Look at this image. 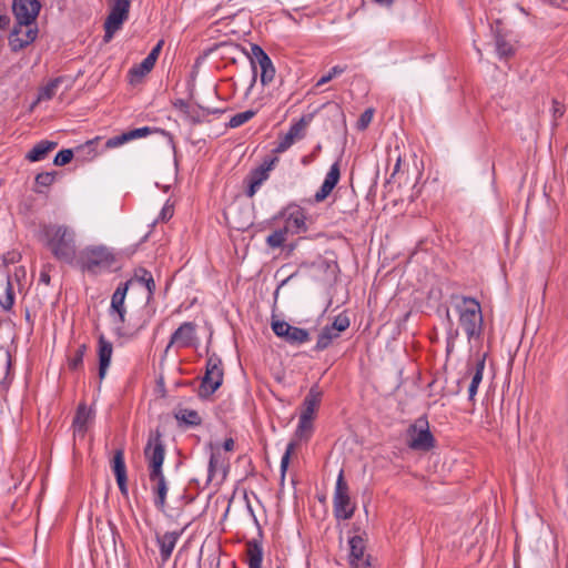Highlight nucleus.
I'll list each match as a JSON object with an SVG mask.
<instances>
[{
  "label": "nucleus",
  "instance_id": "nucleus-1",
  "mask_svg": "<svg viewBox=\"0 0 568 568\" xmlns=\"http://www.w3.org/2000/svg\"><path fill=\"white\" fill-rule=\"evenodd\" d=\"M144 456L149 466V479L154 495V506L160 511H164L169 487L162 469L165 458V446L160 430L150 434L144 448Z\"/></svg>",
  "mask_w": 568,
  "mask_h": 568
},
{
  "label": "nucleus",
  "instance_id": "nucleus-2",
  "mask_svg": "<svg viewBox=\"0 0 568 568\" xmlns=\"http://www.w3.org/2000/svg\"><path fill=\"white\" fill-rule=\"evenodd\" d=\"M40 241L58 261L71 263V233L67 225L58 223L42 225Z\"/></svg>",
  "mask_w": 568,
  "mask_h": 568
},
{
  "label": "nucleus",
  "instance_id": "nucleus-3",
  "mask_svg": "<svg viewBox=\"0 0 568 568\" xmlns=\"http://www.w3.org/2000/svg\"><path fill=\"white\" fill-rule=\"evenodd\" d=\"M77 262L83 272L97 275L111 270L115 255L105 245H91L79 252Z\"/></svg>",
  "mask_w": 568,
  "mask_h": 568
},
{
  "label": "nucleus",
  "instance_id": "nucleus-4",
  "mask_svg": "<svg viewBox=\"0 0 568 568\" xmlns=\"http://www.w3.org/2000/svg\"><path fill=\"white\" fill-rule=\"evenodd\" d=\"M455 305L458 321L468 339L479 337L483 331V313L480 303L475 297L460 296Z\"/></svg>",
  "mask_w": 568,
  "mask_h": 568
},
{
  "label": "nucleus",
  "instance_id": "nucleus-5",
  "mask_svg": "<svg viewBox=\"0 0 568 568\" xmlns=\"http://www.w3.org/2000/svg\"><path fill=\"white\" fill-rule=\"evenodd\" d=\"M356 506L351 501L349 487L344 479V470L341 469L336 479L333 496V513L337 520L351 519L355 513Z\"/></svg>",
  "mask_w": 568,
  "mask_h": 568
},
{
  "label": "nucleus",
  "instance_id": "nucleus-6",
  "mask_svg": "<svg viewBox=\"0 0 568 568\" xmlns=\"http://www.w3.org/2000/svg\"><path fill=\"white\" fill-rule=\"evenodd\" d=\"M223 376L222 359L215 354L209 356L205 374L199 388V396L202 398L211 396L222 385Z\"/></svg>",
  "mask_w": 568,
  "mask_h": 568
},
{
  "label": "nucleus",
  "instance_id": "nucleus-7",
  "mask_svg": "<svg viewBox=\"0 0 568 568\" xmlns=\"http://www.w3.org/2000/svg\"><path fill=\"white\" fill-rule=\"evenodd\" d=\"M408 447L413 450L428 452L435 446V438L429 430L426 417H419L407 429Z\"/></svg>",
  "mask_w": 568,
  "mask_h": 568
},
{
  "label": "nucleus",
  "instance_id": "nucleus-8",
  "mask_svg": "<svg viewBox=\"0 0 568 568\" xmlns=\"http://www.w3.org/2000/svg\"><path fill=\"white\" fill-rule=\"evenodd\" d=\"M250 61L253 68V80L252 83L256 80V67L258 65L261 69V83L262 85L270 84L275 77V68L273 65V62L271 58L267 55V53L258 45V44H251V54H250ZM253 84H251L252 87Z\"/></svg>",
  "mask_w": 568,
  "mask_h": 568
},
{
  "label": "nucleus",
  "instance_id": "nucleus-9",
  "mask_svg": "<svg viewBox=\"0 0 568 568\" xmlns=\"http://www.w3.org/2000/svg\"><path fill=\"white\" fill-rule=\"evenodd\" d=\"M349 318L345 313H341L335 316L331 325H326L322 328L314 346V351L322 352L328 348L332 343L339 337L341 333L349 327Z\"/></svg>",
  "mask_w": 568,
  "mask_h": 568
},
{
  "label": "nucleus",
  "instance_id": "nucleus-10",
  "mask_svg": "<svg viewBox=\"0 0 568 568\" xmlns=\"http://www.w3.org/2000/svg\"><path fill=\"white\" fill-rule=\"evenodd\" d=\"M41 9L39 0H13L12 11L20 27H30Z\"/></svg>",
  "mask_w": 568,
  "mask_h": 568
},
{
  "label": "nucleus",
  "instance_id": "nucleus-11",
  "mask_svg": "<svg viewBox=\"0 0 568 568\" xmlns=\"http://www.w3.org/2000/svg\"><path fill=\"white\" fill-rule=\"evenodd\" d=\"M196 328L197 325L194 322L182 323L171 335L169 344L165 347V353L172 346L178 348L192 347L196 342Z\"/></svg>",
  "mask_w": 568,
  "mask_h": 568
},
{
  "label": "nucleus",
  "instance_id": "nucleus-12",
  "mask_svg": "<svg viewBox=\"0 0 568 568\" xmlns=\"http://www.w3.org/2000/svg\"><path fill=\"white\" fill-rule=\"evenodd\" d=\"M277 161V158L265 159L261 165H258L248 173L246 178L248 185L246 190V195L248 197H253L256 194L263 182H265L268 179L270 172L272 171Z\"/></svg>",
  "mask_w": 568,
  "mask_h": 568
},
{
  "label": "nucleus",
  "instance_id": "nucleus-13",
  "mask_svg": "<svg viewBox=\"0 0 568 568\" xmlns=\"http://www.w3.org/2000/svg\"><path fill=\"white\" fill-rule=\"evenodd\" d=\"M349 568H373L371 556L366 554V542L363 537L356 535L349 538Z\"/></svg>",
  "mask_w": 568,
  "mask_h": 568
},
{
  "label": "nucleus",
  "instance_id": "nucleus-14",
  "mask_svg": "<svg viewBox=\"0 0 568 568\" xmlns=\"http://www.w3.org/2000/svg\"><path fill=\"white\" fill-rule=\"evenodd\" d=\"M95 420V409L93 405L80 403L73 416V434L80 433L84 435Z\"/></svg>",
  "mask_w": 568,
  "mask_h": 568
},
{
  "label": "nucleus",
  "instance_id": "nucleus-15",
  "mask_svg": "<svg viewBox=\"0 0 568 568\" xmlns=\"http://www.w3.org/2000/svg\"><path fill=\"white\" fill-rule=\"evenodd\" d=\"M486 363V355H477L474 364H467V374L470 377L468 386V399L473 402L477 394L478 387L483 381L484 369Z\"/></svg>",
  "mask_w": 568,
  "mask_h": 568
},
{
  "label": "nucleus",
  "instance_id": "nucleus-16",
  "mask_svg": "<svg viewBox=\"0 0 568 568\" xmlns=\"http://www.w3.org/2000/svg\"><path fill=\"white\" fill-rule=\"evenodd\" d=\"M283 229L288 234H300L307 231L306 215L302 207L295 206L288 210L285 214Z\"/></svg>",
  "mask_w": 568,
  "mask_h": 568
},
{
  "label": "nucleus",
  "instance_id": "nucleus-17",
  "mask_svg": "<svg viewBox=\"0 0 568 568\" xmlns=\"http://www.w3.org/2000/svg\"><path fill=\"white\" fill-rule=\"evenodd\" d=\"M341 179V164L339 160L334 162L328 172L325 175L324 182L322 183L320 190L315 193L314 200L320 203L324 201L337 185Z\"/></svg>",
  "mask_w": 568,
  "mask_h": 568
},
{
  "label": "nucleus",
  "instance_id": "nucleus-18",
  "mask_svg": "<svg viewBox=\"0 0 568 568\" xmlns=\"http://www.w3.org/2000/svg\"><path fill=\"white\" fill-rule=\"evenodd\" d=\"M132 284V281H126L124 283L119 284V286L115 288L114 293L111 297V307H110V314L116 315L118 321L120 324H123L125 322V314L126 310L124 306L125 296L129 290V286Z\"/></svg>",
  "mask_w": 568,
  "mask_h": 568
},
{
  "label": "nucleus",
  "instance_id": "nucleus-19",
  "mask_svg": "<svg viewBox=\"0 0 568 568\" xmlns=\"http://www.w3.org/2000/svg\"><path fill=\"white\" fill-rule=\"evenodd\" d=\"M158 131H160V130L156 128L152 129L150 126L136 128V129L123 132L119 135L108 139L104 143V149L118 148L129 141L145 138L149 134H151L152 132H158Z\"/></svg>",
  "mask_w": 568,
  "mask_h": 568
},
{
  "label": "nucleus",
  "instance_id": "nucleus-20",
  "mask_svg": "<svg viewBox=\"0 0 568 568\" xmlns=\"http://www.w3.org/2000/svg\"><path fill=\"white\" fill-rule=\"evenodd\" d=\"M101 142L100 136L84 141L73 148V161L84 164L94 160L99 155L98 144Z\"/></svg>",
  "mask_w": 568,
  "mask_h": 568
},
{
  "label": "nucleus",
  "instance_id": "nucleus-21",
  "mask_svg": "<svg viewBox=\"0 0 568 568\" xmlns=\"http://www.w3.org/2000/svg\"><path fill=\"white\" fill-rule=\"evenodd\" d=\"M12 357L10 351L0 346V394H6L12 383L13 373L11 372Z\"/></svg>",
  "mask_w": 568,
  "mask_h": 568
},
{
  "label": "nucleus",
  "instance_id": "nucleus-22",
  "mask_svg": "<svg viewBox=\"0 0 568 568\" xmlns=\"http://www.w3.org/2000/svg\"><path fill=\"white\" fill-rule=\"evenodd\" d=\"M183 531L184 529L180 531H166L163 535H156L155 540L160 548V557L163 565L170 559Z\"/></svg>",
  "mask_w": 568,
  "mask_h": 568
},
{
  "label": "nucleus",
  "instance_id": "nucleus-23",
  "mask_svg": "<svg viewBox=\"0 0 568 568\" xmlns=\"http://www.w3.org/2000/svg\"><path fill=\"white\" fill-rule=\"evenodd\" d=\"M128 19V16L115 12H109L103 23V43H109L114 38L115 33H118L122 29L124 22Z\"/></svg>",
  "mask_w": 568,
  "mask_h": 568
},
{
  "label": "nucleus",
  "instance_id": "nucleus-24",
  "mask_svg": "<svg viewBox=\"0 0 568 568\" xmlns=\"http://www.w3.org/2000/svg\"><path fill=\"white\" fill-rule=\"evenodd\" d=\"M21 31H22V27H20L19 24H16L12 30V33L10 36V47H11L12 51H20L37 39V36H38L37 28H28L23 38L19 37V33Z\"/></svg>",
  "mask_w": 568,
  "mask_h": 568
},
{
  "label": "nucleus",
  "instance_id": "nucleus-25",
  "mask_svg": "<svg viewBox=\"0 0 568 568\" xmlns=\"http://www.w3.org/2000/svg\"><path fill=\"white\" fill-rule=\"evenodd\" d=\"M14 304V292L9 275L0 276V307L10 311Z\"/></svg>",
  "mask_w": 568,
  "mask_h": 568
},
{
  "label": "nucleus",
  "instance_id": "nucleus-26",
  "mask_svg": "<svg viewBox=\"0 0 568 568\" xmlns=\"http://www.w3.org/2000/svg\"><path fill=\"white\" fill-rule=\"evenodd\" d=\"M248 568H262L263 546L258 539L248 540L246 544Z\"/></svg>",
  "mask_w": 568,
  "mask_h": 568
},
{
  "label": "nucleus",
  "instance_id": "nucleus-27",
  "mask_svg": "<svg viewBox=\"0 0 568 568\" xmlns=\"http://www.w3.org/2000/svg\"><path fill=\"white\" fill-rule=\"evenodd\" d=\"M321 397L322 393L317 389V387H311L303 400V410L301 415L314 418L315 410L321 403Z\"/></svg>",
  "mask_w": 568,
  "mask_h": 568
},
{
  "label": "nucleus",
  "instance_id": "nucleus-28",
  "mask_svg": "<svg viewBox=\"0 0 568 568\" xmlns=\"http://www.w3.org/2000/svg\"><path fill=\"white\" fill-rule=\"evenodd\" d=\"M57 142L42 140L38 142L26 155V159L30 162H38L44 159V156L50 152L51 150L57 148Z\"/></svg>",
  "mask_w": 568,
  "mask_h": 568
},
{
  "label": "nucleus",
  "instance_id": "nucleus-29",
  "mask_svg": "<svg viewBox=\"0 0 568 568\" xmlns=\"http://www.w3.org/2000/svg\"><path fill=\"white\" fill-rule=\"evenodd\" d=\"M500 22L497 21V26H499ZM495 33V45H496V52L500 59L503 58H509L515 54V48L514 45L508 42L505 38V36L500 32L499 28L496 27L494 29Z\"/></svg>",
  "mask_w": 568,
  "mask_h": 568
},
{
  "label": "nucleus",
  "instance_id": "nucleus-30",
  "mask_svg": "<svg viewBox=\"0 0 568 568\" xmlns=\"http://www.w3.org/2000/svg\"><path fill=\"white\" fill-rule=\"evenodd\" d=\"M112 356V344L103 338L99 342V376L103 378L110 365Z\"/></svg>",
  "mask_w": 568,
  "mask_h": 568
},
{
  "label": "nucleus",
  "instance_id": "nucleus-31",
  "mask_svg": "<svg viewBox=\"0 0 568 568\" xmlns=\"http://www.w3.org/2000/svg\"><path fill=\"white\" fill-rule=\"evenodd\" d=\"M175 419L186 426H199L202 424V418L199 413L194 409L180 408L174 413Z\"/></svg>",
  "mask_w": 568,
  "mask_h": 568
},
{
  "label": "nucleus",
  "instance_id": "nucleus-32",
  "mask_svg": "<svg viewBox=\"0 0 568 568\" xmlns=\"http://www.w3.org/2000/svg\"><path fill=\"white\" fill-rule=\"evenodd\" d=\"M310 338L311 337L307 329L291 325L283 339L292 345H302L308 342Z\"/></svg>",
  "mask_w": 568,
  "mask_h": 568
},
{
  "label": "nucleus",
  "instance_id": "nucleus-33",
  "mask_svg": "<svg viewBox=\"0 0 568 568\" xmlns=\"http://www.w3.org/2000/svg\"><path fill=\"white\" fill-rule=\"evenodd\" d=\"M130 281H132V283L135 281V282H139L140 284L144 285L149 292V296H152L154 294L155 283H154L151 272H149L148 270H145V268L138 270L134 274V277L131 278Z\"/></svg>",
  "mask_w": 568,
  "mask_h": 568
},
{
  "label": "nucleus",
  "instance_id": "nucleus-34",
  "mask_svg": "<svg viewBox=\"0 0 568 568\" xmlns=\"http://www.w3.org/2000/svg\"><path fill=\"white\" fill-rule=\"evenodd\" d=\"M313 419L308 416L300 415L298 425L295 430V435L300 439H308L313 432Z\"/></svg>",
  "mask_w": 568,
  "mask_h": 568
},
{
  "label": "nucleus",
  "instance_id": "nucleus-35",
  "mask_svg": "<svg viewBox=\"0 0 568 568\" xmlns=\"http://www.w3.org/2000/svg\"><path fill=\"white\" fill-rule=\"evenodd\" d=\"M312 120V115L302 116L298 121L291 124L286 133L291 134L295 140L304 138L305 130Z\"/></svg>",
  "mask_w": 568,
  "mask_h": 568
},
{
  "label": "nucleus",
  "instance_id": "nucleus-36",
  "mask_svg": "<svg viewBox=\"0 0 568 568\" xmlns=\"http://www.w3.org/2000/svg\"><path fill=\"white\" fill-rule=\"evenodd\" d=\"M287 232L282 227L274 230L267 237L266 244L271 248H280L284 245L287 240Z\"/></svg>",
  "mask_w": 568,
  "mask_h": 568
},
{
  "label": "nucleus",
  "instance_id": "nucleus-37",
  "mask_svg": "<svg viewBox=\"0 0 568 568\" xmlns=\"http://www.w3.org/2000/svg\"><path fill=\"white\" fill-rule=\"evenodd\" d=\"M112 468H113L115 478L126 476V466H125V462H124L123 449L115 450L113 459H112Z\"/></svg>",
  "mask_w": 568,
  "mask_h": 568
},
{
  "label": "nucleus",
  "instance_id": "nucleus-38",
  "mask_svg": "<svg viewBox=\"0 0 568 568\" xmlns=\"http://www.w3.org/2000/svg\"><path fill=\"white\" fill-rule=\"evenodd\" d=\"M255 114V110H246L244 112L236 113L230 119L227 126L231 129L239 128L244 123L248 122L251 119H253Z\"/></svg>",
  "mask_w": 568,
  "mask_h": 568
},
{
  "label": "nucleus",
  "instance_id": "nucleus-39",
  "mask_svg": "<svg viewBox=\"0 0 568 568\" xmlns=\"http://www.w3.org/2000/svg\"><path fill=\"white\" fill-rule=\"evenodd\" d=\"M109 12H115L128 17L130 14L131 0H109Z\"/></svg>",
  "mask_w": 568,
  "mask_h": 568
},
{
  "label": "nucleus",
  "instance_id": "nucleus-40",
  "mask_svg": "<svg viewBox=\"0 0 568 568\" xmlns=\"http://www.w3.org/2000/svg\"><path fill=\"white\" fill-rule=\"evenodd\" d=\"M346 69H347L346 65H334L326 74L322 75L317 80L315 87L320 88V87L326 84L332 79L343 74L346 71Z\"/></svg>",
  "mask_w": 568,
  "mask_h": 568
},
{
  "label": "nucleus",
  "instance_id": "nucleus-41",
  "mask_svg": "<svg viewBox=\"0 0 568 568\" xmlns=\"http://www.w3.org/2000/svg\"><path fill=\"white\" fill-rule=\"evenodd\" d=\"M154 64H155V62L153 60H151L150 58L145 57L142 60V62L139 65L132 68L130 70V72L132 74H135V75H139V77H143V75L149 73L154 68Z\"/></svg>",
  "mask_w": 568,
  "mask_h": 568
},
{
  "label": "nucleus",
  "instance_id": "nucleus-42",
  "mask_svg": "<svg viewBox=\"0 0 568 568\" xmlns=\"http://www.w3.org/2000/svg\"><path fill=\"white\" fill-rule=\"evenodd\" d=\"M295 447H296V444L294 442H290L286 446L285 453L282 456V459H281V477H282V479H284V477H285V473H286L288 464H290L291 455L294 453Z\"/></svg>",
  "mask_w": 568,
  "mask_h": 568
},
{
  "label": "nucleus",
  "instance_id": "nucleus-43",
  "mask_svg": "<svg viewBox=\"0 0 568 568\" xmlns=\"http://www.w3.org/2000/svg\"><path fill=\"white\" fill-rule=\"evenodd\" d=\"M223 466V462L221 460V455L219 453H211L209 467H207V477L209 480H212L219 467Z\"/></svg>",
  "mask_w": 568,
  "mask_h": 568
},
{
  "label": "nucleus",
  "instance_id": "nucleus-44",
  "mask_svg": "<svg viewBox=\"0 0 568 568\" xmlns=\"http://www.w3.org/2000/svg\"><path fill=\"white\" fill-rule=\"evenodd\" d=\"M271 327H272L273 333L277 337L284 338L285 333L290 329L291 325L285 321L273 318L272 323H271Z\"/></svg>",
  "mask_w": 568,
  "mask_h": 568
},
{
  "label": "nucleus",
  "instance_id": "nucleus-45",
  "mask_svg": "<svg viewBox=\"0 0 568 568\" xmlns=\"http://www.w3.org/2000/svg\"><path fill=\"white\" fill-rule=\"evenodd\" d=\"M295 142V139L288 134L285 133L283 136L280 138V141L274 149L275 153H282L285 152L287 149H290Z\"/></svg>",
  "mask_w": 568,
  "mask_h": 568
},
{
  "label": "nucleus",
  "instance_id": "nucleus-46",
  "mask_svg": "<svg viewBox=\"0 0 568 568\" xmlns=\"http://www.w3.org/2000/svg\"><path fill=\"white\" fill-rule=\"evenodd\" d=\"M55 172H42L36 176V183L39 186H49L55 179Z\"/></svg>",
  "mask_w": 568,
  "mask_h": 568
},
{
  "label": "nucleus",
  "instance_id": "nucleus-47",
  "mask_svg": "<svg viewBox=\"0 0 568 568\" xmlns=\"http://www.w3.org/2000/svg\"><path fill=\"white\" fill-rule=\"evenodd\" d=\"M373 115H374V110H373V109H367V110H365V111L361 114V116H359V119H358L357 128H358L359 130H364V129H366V128L369 125V123L372 122V120H373Z\"/></svg>",
  "mask_w": 568,
  "mask_h": 568
},
{
  "label": "nucleus",
  "instance_id": "nucleus-48",
  "mask_svg": "<svg viewBox=\"0 0 568 568\" xmlns=\"http://www.w3.org/2000/svg\"><path fill=\"white\" fill-rule=\"evenodd\" d=\"M55 165H64L71 162V149H63L57 153L54 160Z\"/></svg>",
  "mask_w": 568,
  "mask_h": 568
},
{
  "label": "nucleus",
  "instance_id": "nucleus-49",
  "mask_svg": "<svg viewBox=\"0 0 568 568\" xmlns=\"http://www.w3.org/2000/svg\"><path fill=\"white\" fill-rule=\"evenodd\" d=\"M52 95H53V85H47L39 91L38 97L36 99V103H39L42 100H49L52 98Z\"/></svg>",
  "mask_w": 568,
  "mask_h": 568
},
{
  "label": "nucleus",
  "instance_id": "nucleus-50",
  "mask_svg": "<svg viewBox=\"0 0 568 568\" xmlns=\"http://www.w3.org/2000/svg\"><path fill=\"white\" fill-rule=\"evenodd\" d=\"M172 216H173V206L165 204L162 207L156 221L165 222V221L170 220Z\"/></svg>",
  "mask_w": 568,
  "mask_h": 568
},
{
  "label": "nucleus",
  "instance_id": "nucleus-51",
  "mask_svg": "<svg viewBox=\"0 0 568 568\" xmlns=\"http://www.w3.org/2000/svg\"><path fill=\"white\" fill-rule=\"evenodd\" d=\"M552 116L555 120L561 118L565 114V105L557 100H552Z\"/></svg>",
  "mask_w": 568,
  "mask_h": 568
},
{
  "label": "nucleus",
  "instance_id": "nucleus-52",
  "mask_svg": "<svg viewBox=\"0 0 568 568\" xmlns=\"http://www.w3.org/2000/svg\"><path fill=\"white\" fill-rule=\"evenodd\" d=\"M186 114H187L189 121L192 124H200L203 121V119H202V116H201L199 111L187 110Z\"/></svg>",
  "mask_w": 568,
  "mask_h": 568
},
{
  "label": "nucleus",
  "instance_id": "nucleus-53",
  "mask_svg": "<svg viewBox=\"0 0 568 568\" xmlns=\"http://www.w3.org/2000/svg\"><path fill=\"white\" fill-rule=\"evenodd\" d=\"M163 43H164V41L160 40L146 57L150 58L151 60H153L154 62H156V60L160 55V52L162 50Z\"/></svg>",
  "mask_w": 568,
  "mask_h": 568
},
{
  "label": "nucleus",
  "instance_id": "nucleus-54",
  "mask_svg": "<svg viewBox=\"0 0 568 568\" xmlns=\"http://www.w3.org/2000/svg\"><path fill=\"white\" fill-rule=\"evenodd\" d=\"M115 479H116V484H118V487H119V489H120L121 494H122L123 496H128V494H129V490H128V484H126V481H128V477H126V476H124V477H118V478H115Z\"/></svg>",
  "mask_w": 568,
  "mask_h": 568
},
{
  "label": "nucleus",
  "instance_id": "nucleus-55",
  "mask_svg": "<svg viewBox=\"0 0 568 568\" xmlns=\"http://www.w3.org/2000/svg\"><path fill=\"white\" fill-rule=\"evenodd\" d=\"M234 445H235V443H234L233 438H226L223 443V448L226 452H231L234 449Z\"/></svg>",
  "mask_w": 568,
  "mask_h": 568
},
{
  "label": "nucleus",
  "instance_id": "nucleus-56",
  "mask_svg": "<svg viewBox=\"0 0 568 568\" xmlns=\"http://www.w3.org/2000/svg\"><path fill=\"white\" fill-rule=\"evenodd\" d=\"M39 281L45 285H48L50 283V275L47 271H41L40 272V276H39Z\"/></svg>",
  "mask_w": 568,
  "mask_h": 568
},
{
  "label": "nucleus",
  "instance_id": "nucleus-57",
  "mask_svg": "<svg viewBox=\"0 0 568 568\" xmlns=\"http://www.w3.org/2000/svg\"><path fill=\"white\" fill-rule=\"evenodd\" d=\"M9 24V18L0 14V28L4 29Z\"/></svg>",
  "mask_w": 568,
  "mask_h": 568
},
{
  "label": "nucleus",
  "instance_id": "nucleus-58",
  "mask_svg": "<svg viewBox=\"0 0 568 568\" xmlns=\"http://www.w3.org/2000/svg\"><path fill=\"white\" fill-rule=\"evenodd\" d=\"M202 111L205 113V114H217V113H221L223 112L221 109H202Z\"/></svg>",
  "mask_w": 568,
  "mask_h": 568
},
{
  "label": "nucleus",
  "instance_id": "nucleus-59",
  "mask_svg": "<svg viewBox=\"0 0 568 568\" xmlns=\"http://www.w3.org/2000/svg\"><path fill=\"white\" fill-rule=\"evenodd\" d=\"M16 256H17V254L12 253V254H10L9 257L4 256L3 261H4V263H14L16 262Z\"/></svg>",
  "mask_w": 568,
  "mask_h": 568
},
{
  "label": "nucleus",
  "instance_id": "nucleus-60",
  "mask_svg": "<svg viewBox=\"0 0 568 568\" xmlns=\"http://www.w3.org/2000/svg\"><path fill=\"white\" fill-rule=\"evenodd\" d=\"M82 353H78L77 355H73V368L78 365V363L81 361Z\"/></svg>",
  "mask_w": 568,
  "mask_h": 568
},
{
  "label": "nucleus",
  "instance_id": "nucleus-61",
  "mask_svg": "<svg viewBox=\"0 0 568 568\" xmlns=\"http://www.w3.org/2000/svg\"><path fill=\"white\" fill-rule=\"evenodd\" d=\"M394 0H375L376 3L381 6H390Z\"/></svg>",
  "mask_w": 568,
  "mask_h": 568
},
{
  "label": "nucleus",
  "instance_id": "nucleus-62",
  "mask_svg": "<svg viewBox=\"0 0 568 568\" xmlns=\"http://www.w3.org/2000/svg\"><path fill=\"white\" fill-rule=\"evenodd\" d=\"M399 168H400V156L398 155V158L396 160V163H395V166H394L393 175L396 174L399 171Z\"/></svg>",
  "mask_w": 568,
  "mask_h": 568
},
{
  "label": "nucleus",
  "instance_id": "nucleus-63",
  "mask_svg": "<svg viewBox=\"0 0 568 568\" xmlns=\"http://www.w3.org/2000/svg\"><path fill=\"white\" fill-rule=\"evenodd\" d=\"M457 335H458V331L457 329H455V331L450 329L449 331V339L454 341L457 337Z\"/></svg>",
  "mask_w": 568,
  "mask_h": 568
},
{
  "label": "nucleus",
  "instance_id": "nucleus-64",
  "mask_svg": "<svg viewBox=\"0 0 568 568\" xmlns=\"http://www.w3.org/2000/svg\"><path fill=\"white\" fill-rule=\"evenodd\" d=\"M179 103H180V106H181L182 109H184V110H185V112H186L187 110H190V108H189V105L186 104V102H184V101L180 100V101H179Z\"/></svg>",
  "mask_w": 568,
  "mask_h": 568
}]
</instances>
